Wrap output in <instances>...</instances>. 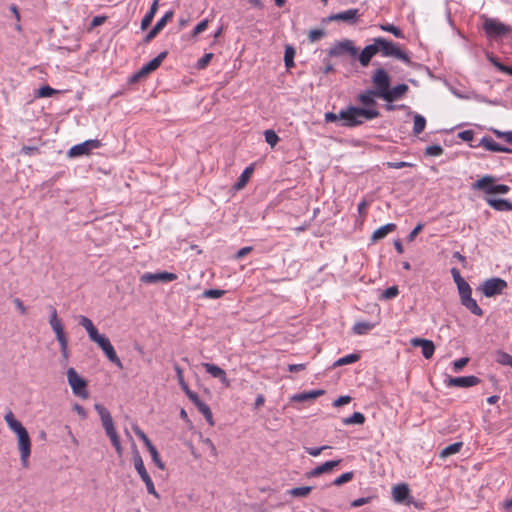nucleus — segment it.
<instances>
[{
    "label": "nucleus",
    "mask_w": 512,
    "mask_h": 512,
    "mask_svg": "<svg viewBox=\"0 0 512 512\" xmlns=\"http://www.w3.org/2000/svg\"><path fill=\"white\" fill-rule=\"evenodd\" d=\"M380 115L379 111L371 108H359L350 106L344 110H341L339 114L328 112L325 114L326 122H335L336 120H342V125L346 127H355L364 123L365 120H372Z\"/></svg>",
    "instance_id": "f257e3e1"
},
{
    "label": "nucleus",
    "mask_w": 512,
    "mask_h": 512,
    "mask_svg": "<svg viewBox=\"0 0 512 512\" xmlns=\"http://www.w3.org/2000/svg\"><path fill=\"white\" fill-rule=\"evenodd\" d=\"M79 324L87 331L90 340L95 342L102 349L108 360L122 369L123 364L110 340L106 336L99 334L91 319L81 315L79 316Z\"/></svg>",
    "instance_id": "f03ea898"
},
{
    "label": "nucleus",
    "mask_w": 512,
    "mask_h": 512,
    "mask_svg": "<svg viewBox=\"0 0 512 512\" xmlns=\"http://www.w3.org/2000/svg\"><path fill=\"white\" fill-rule=\"evenodd\" d=\"M4 420L11 431H13L18 440V449L20 451V459L24 468L29 467V457L31 455V440L26 428L18 421L13 412L9 410Z\"/></svg>",
    "instance_id": "7ed1b4c3"
},
{
    "label": "nucleus",
    "mask_w": 512,
    "mask_h": 512,
    "mask_svg": "<svg viewBox=\"0 0 512 512\" xmlns=\"http://www.w3.org/2000/svg\"><path fill=\"white\" fill-rule=\"evenodd\" d=\"M94 408L100 416L102 426L105 429L107 436L110 438L111 443L116 450V453L118 454V456H122L123 448L121 446L120 437L115 429L114 422L110 412L108 411L107 408L98 403L94 405Z\"/></svg>",
    "instance_id": "20e7f679"
},
{
    "label": "nucleus",
    "mask_w": 512,
    "mask_h": 512,
    "mask_svg": "<svg viewBox=\"0 0 512 512\" xmlns=\"http://www.w3.org/2000/svg\"><path fill=\"white\" fill-rule=\"evenodd\" d=\"M50 311V319L49 324L52 330L55 333L56 339L60 345V350L62 354V358L65 362L69 359V350H68V339L64 331V326L62 321L58 318L57 310L54 306H49Z\"/></svg>",
    "instance_id": "39448f33"
},
{
    "label": "nucleus",
    "mask_w": 512,
    "mask_h": 512,
    "mask_svg": "<svg viewBox=\"0 0 512 512\" xmlns=\"http://www.w3.org/2000/svg\"><path fill=\"white\" fill-rule=\"evenodd\" d=\"M472 189L482 191L487 196L492 194H507L510 187L506 184H497L496 178L491 175H485L472 184Z\"/></svg>",
    "instance_id": "423d86ee"
},
{
    "label": "nucleus",
    "mask_w": 512,
    "mask_h": 512,
    "mask_svg": "<svg viewBox=\"0 0 512 512\" xmlns=\"http://www.w3.org/2000/svg\"><path fill=\"white\" fill-rule=\"evenodd\" d=\"M373 41L376 44L378 53L380 52L383 56L395 57L399 60L408 61L407 54L404 51H402L401 48L397 44H395L383 37L375 38Z\"/></svg>",
    "instance_id": "0eeeda50"
},
{
    "label": "nucleus",
    "mask_w": 512,
    "mask_h": 512,
    "mask_svg": "<svg viewBox=\"0 0 512 512\" xmlns=\"http://www.w3.org/2000/svg\"><path fill=\"white\" fill-rule=\"evenodd\" d=\"M67 381H68L74 395H76L82 399L88 398V396H89V393L87 391L88 383L84 378H82L77 373V371L73 367H70L67 370Z\"/></svg>",
    "instance_id": "6e6552de"
},
{
    "label": "nucleus",
    "mask_w": 512,
    "mask_h": 512,
    "mask_svg": "<svg viewBox=\"0 0 512 512\" xmlns=\"http://www.w3.org/2000/svg\"><path fill=\"white\" fill-rule=\"evenodd\" d=\"M328 55L331 57L347 56L355 58L358 55V48L355 46L354 41L350 39H343L335 42L328 50Z\"/></svg>",
    "instance_id": "1a4fd4ad"
},
{
    "label": "nucleus",
    "mask_w": 512,
    "mask_h": 512,
    "mask_svg": "<svg viewBox=\"0 0 512 512\" xmlns=\"http://www.w3.org/2000/svg\"><path fill=\"white\" fill-rule=\"evenodd\" d=\"M483 30L490 38L501 37L511 32L510 26L495 18L484 17Z\"/></svg>",
    "instance_id": "9d476101"
},
{
    "label": "nucleus",
    "mask_w": 512,
    "mask_h": 512,
    "mask_svg": "<svg viewBox=\"0 0 512 512\" xmlns=\"http://www.w3.org/2000/svg\"><path fill=\"white\" fill-rule=\"evenodd\" d=\"M372 83L373 91H375L378 98H382L383 94H385L390 87L388 73L382 68L377 69L373 74Z\"/></svg>",
    "instance_id": "9b49d317"
},
{
    "label": "nucleus",
    "mask_w": 512,
    "mask_h": 512,
    "mask_svg": "<svg viewBox=\"0 0 512 512\" xmlns=\"http://www.w3.org/2000/svg\"><path fill=\"white\" fill-rule=\"evenodd\" d=\"M101 146V142L97 139H91L84 141L80 144L72 146L68 150V157L75 158L79 156L89 155L92 150L97 149Z\"/></svg>",
    "instance_id": "f8f14e48"
},
{
    "label": "nucleus",
    "mask_w": 512,
    "mask_h": 512,
    "mask_svg": "<svg viewBox=\"0 0 512 512\" xmlns=\"http://www.w3.org/2000/svg\"><path fill=\"white\" fill-rule=\"evenodd\" d=\"M167 54V51H163L157 57L149 61L147 64L143 65L141 69L132 76L131 81L136 82L139 79L146 77L147 75L158 69L163 60L167 57Z\"/></svg>",
    "instance_id": "ddd939ff"
},
{
    "label": "nucleus",
    "mask_w": 512,
    "mask_h": 512,
    "mask_svg": "<svg viewBox=\"0 0 512 512\" xmlns=\"http://www.w3.org/2000/svg\"><path fill=\"white\" fill-rule=\"evenodd\" d=\"M507 287V283L500 278H491L483 283L482 291L486 297H492L501 294Z\"/></svg>",
    "instance_id": "4468645a"
},
{
    "label": "nucleus",
    "mask_w": 512,
    "mask_h": 512,
    "mask_svg": "<svg viewBox=\"0 0 512 512\" xmlns=\"http://www.w3.org/2000/svg\"><path fill=\"white\" fill-rule=\"evenodd\" d=\"M178 278V276L175 273L172 272H159V273H144L140 277V281L146 284H152L157 282H172L175 281Z\"/></svg>",
    "instance_id": "2eb2a0df"
},
{
    "label": "nucleus",
    "mask_w": 512,
    "mask_h": 512,
    "mask_svg": "<svg viewBox=\"0 0 512 512\" xmlns=\"http://www.w3.org/2000/svg\"><path fill=\"white\" fill-rule=\"evenodd\" d=\"M360 17L358 9H348L329 16V21H342L348 24H355Z\"/></svg>",
    "instance_id": "dca6fc26"
},
{
    "label": "nucleus",
    "mask_w": 512,
    "mask_h": 512,
    "mask_svg": "<svg viewBox=\"0 0 512 512\" xmlns=\"http://www.w3.org/2000/svg\"><path fill=\"white\" fill-rule=\"evenodd\" d=\"M480 383V379L476 376L449 377L447 385L451 387H472Z\"/></svg>",
    "instance_id": "f3484780"
},
{
    "label": "nucleus",
    "mask_w": 512,
    "mask_h": 512,
    "mask_svg": "<svg viewBox=\"0 0 512 512\" xmlns=\"http://www.w3.org/2000/svg\"><path fill=\"white\" fill-rule=\"evenodd\" d=\"M202 366L208 374L214 378L219 379L221 383L225 385V387L230 386V381L227 378V374L222 368L212 363H203Z\"/></svg>",
    "instance_id": "a211bd4d"
},
{
    "label": "nucleus",
    "mask_w": 512,
    "mask_h": 512,
    "mask_svg": "<svg viewBox=\"0 0 512 512\" xmlns=\"http://www.w3.org/2000/svg\"><path fill=\"white\" fill-rule=\"evenodd\" d=\"M411 345L414 347H421L422 354L426 359H430L435 352V345L431 340L413 338L411 339Z\"/></svg>",
    "instance_id": "6ab92c4d"
},
{
    "label": "nucleus",
    "mask_w": 512,
    "mask_h": 512,
    "mask_svg": "<svg viewBox=\"0 0 512 512\" xmlns=\"http://www.w3.org/2000/svg\"><path fill=\"white\" fill-rule=\"evenodd\" d=\"M190 400L194 403V405L197 407L199 412L203 414V416L205 417V419L209 423V425L213 426L214 425L213 414H212L209 406L206 403H204L203 401H201L199 399L198 395H190Z\"/></svg>",
    "instance_id": "aec40b11"
},
{
    "label": "nucleus",
    "mask_w": 512,
    "mask_h": 512,
    "mask_svg": "<svg viewBox=\"0 0 512 512\" xmlns=\"http://www.w3.org/2000/svg\"><path fill=\"white\" fill-rule=\"evenodd\" d=\"M408 91V86L406 84H399L392 89H388L385 94H383L382 99L387 102H393L398 100Z\"/></svg>",
    "instance_id": "412c9836"
},
{
    "label": "nucleus",
    "mask_w": 512,
    "mask_h": 512,
    "mask_svg": "<svg viewBox=\"0 0 512 512\" xmlns=\"http://www.w3.org/2000/svg\"><path fill=\"white\" fill-rule=\"evenodd\" d=\"M341 463V460L326 461L309 472L310 477H318L324 473L331 472Z\"/></svg>",
    "instance_id": "4be33fe9"
},
{
    "label": "nucleus",
    "mask_w": 512,
    "mask_h": 512,
    "mask_svg": "<svg viewBox=\"0 0 512 512\" xmlns=\"http://www.w3.org/2000/svg\"><path fill=\"white\" fill-rule=\"evenodd\" d=\"M486 203L497 211H512V203L507 199H496L486 196Z\"/></svg>",
    "instance_id": "5701e85b"
},
{
    "label": "nucleus",
    "mask_w": 512,
    "mask_h": 512,
    "mask_svg": "<svg viewBox=\"0 0 512 512\" xmlns=\"http://www.w3.org/2000/svg\"><path fill=\"white\" fill-rule=\"evenodd\" d=\"M378 53L375 42L371 45H367L362 52L359 54V62L363 67H367L371 59Z\"/></svg>",
    "instance_id": "b1692460"
},
{
    "label": "nucleus",
    "mask_w": 512,
    "mask_h": 512,
    "mask_svg": "<svg viewBox=\"0 0 512 512\" xmlns=\"http://www.w3.org/2000/svg\"><path fill=\"white\" fill-rule=\"evenodd\" d=\"M133 463H134V467H135L137 473L139 474L140 478L142 479V481L150 477V475L148 474V472L145 468L143 459H142L140 453L138 452V450H135L133 453Z\"/></svg>",
    "instance_id": "393cba45"
},
{
    "label": "nucleus",
    "mask_w": 512,
    "mask_h": 512,
    "mask_svg": "<svg viewBox=\"0 0 512 512\" xmlns=\"http://www.w3.org/2000/svg\"><path fill=\"white\" fill-rule=\"evenodd\" d=\"M396 230V225L394 223H388L384 226L379 227L376 229L372 234V241L376 242L383 238H385L389 233Z\"/></svg>",
    "instance_id": "a878e982"
},
{
    "label": "nucleus",
    "mask_w": 512,
    "mask_h": 512,
    "mask_svg": "<svg viewBox=\"0 0 512 512\" xmlns=\"http://www.w3.org/2000/svg\"><path fill=\"white\" fill-rule=\"evenodd\" d=\"M483 146L493 152L512 153V148L504 147L490 138H483Z\"/></svg>",
    "instance_id": "bb28decb"
},
{
    "label": "nucleus",
    "mask_w": 512,
    "mask_h": 512,
    "mask_svg": "<svg viewBox=\"0 0 512 512\" xmlns=\"http://www.w3.org/2000/svg\"><path fill=\"white\" fill-rule=\"evenodd\" d=\"M324 393H325V391L321 390V389L312 390V391L303 392V393L294 395L292 397V400L297 401V402L309 401V400H313V399H316V398L322 396Z\"/></svg>",
    "instance_id": "cd10ccee"
},
{
    "label": "nucleus",
    "mask_w": 512,
    "mask_h": 512,
    "mask_svg": "<svg viewBox=\"0 0 512 512\" xmlns=\"http://www.w3.org/2000/svg\"><path fill=\"white\" fill-rule=\"evenodd\" d=\"M393 498L397 502L404 501L409 495V488L406 484H398L392 489Z\"/></svg>",
    "instance_id": "c85d7f7f"
},
{
    "label": "nucleus",
    "mask_w": 512,
    "mask_h": 512,
    "mask_svg": "<svg viewBox=\"0 0 512 512\" xmlns=\"http://www.w3.org/2000/svg\"><path fill=\"white\" fill-rule=\"evenodd\" d=\"M158 3H159V0H154V2L152 3V5L150 7V10L143 17V19L141 21V29L142 30H146L150 26L155 14L158 10Z\"/></svg>",
    "instance_id": "c756f323"
},
{
    "label": "nucleus",
    "mask_w": 512,
    "mask_h": 512,
    "mask_svg": "<svg viewBox=\"0 0 512 512\" xmlns=\"http://www.w3.org/2000/svg\"><path fill=\"white\" fill-rule=\"evenodd\" d=\"M253 170V167L249 166L242 172V174L240 175V177L238 178L237 182L234 185L235 190H241L246 186L247 182L249 181L253 173Z\"/></svg>",
    "instance_id": "7c9ffc66"
},
{
    "label": "nucleus",
    "mask_w": 512,
    "mask_h": 512,
    "mask_svg": "<svg viewBox=\"0 0 512 512\" xmlns=\"http://www.w3.org/2000/svg\"><path fill=\"white\" fill-rule=\"evenodd\" d=\"M375 97H377L375 91L367 90L358 96V100L364 106L370 107V106H374L376 104Z\"/></svg>",
    "instance_id": "2f4dec72"
},
{
    "label": "nucleus",
    "mask_w": 512,
    "mask_h": 512,
    "mask_svg": "<svg viewBox=\"0 0 512 512\" xmlns=\"http://www.w3.org/2000/svg\"><path fill=\"white\" fill-rule=\"evenodd\" d=\"M462 446H463L462 442H455L453 444H450L447 447H445L444 449H442L439 456H440V458L445 459L451 455H454V454L460 452Z\"/></svg>",
    "instance_id": "473e14b6"
},
{
    "label": "nucleus",
    "mask_w": 512,
    "mask_h": 512,
    "mask_svg": "<svg viewBox=\"0 0 512 512\" xmlns=\"http://www.w3.org/2000/svg\"><path fill=\"white\" fill-rule=\"evenodd\" d=\"M374 327L375 325L370 322H357L353 326V332L357 335H364L371 331Z\"/></svg>",
    "instance_id": "72a5a7b5"
},
{
    "label": "nucleus",
    "mask_w": 512,
    "mask_h": 512,
    "mask_svg": "<svg viewBox=\"0 0 512 512\" xmlns=\"http://www.w3.org/2000/svg\"><path fill=\"white\" fill-rule=\"evenodd\" d=\"M425 127H426V119L420 114H415L414 115V124H413V134L419 135L421 132L424 131Z\"/></svg>",
    "instance_id": "f704fd0d"
},
{
    "label": "nucleus",
    "mask_w": 512,
    "mask_h": 512,
    "mask_svg": "<svg viewBox=\"0 0 512 512\" xmlns=\"http://www.w3.org/2000/svg\"><path fill=\"white\" fill-rule=\"evenodd\" d=\"M463 306H465L471 313L477 316L483 315V310L478 306L475 299L470 298L466 299L464 302L461 303Z\"/></svg>",
    "instance_id": "c9c22d12"
},
{
    "label": "nucleus",
    "mask_w": 512,
    "mask_h": 512,
    "mask_svg": "<svg viewBox=\"0 0 512 512\" xmlns=\"http://www.w3.org/2000/svg\"><path fill=\"white\" fill-rule=\"evenodd\" d=\"M312 491L310 486L295 487L288 491V494L292 497H306Z\"/></svg>",
    "instance_id": "e433bc0d"
},
{
    "label": "nucleus",
    "mask_w": 512,
    "mask_h": 512,
    "mask_svg": "<svg viewBox=\"0 0 512 512\" xmlns=\"http://www.w3.org/2000/svg\"><path fill=\"white\" fill-rule=\"evenodd\" d=\"M359 359H360V355L359 354H356V353L349 354V355H346L344 357L339 358L334 363V366L338 367V366H344V365H347V364H352V363L357 362Z\"/></svg>",
    "instance_id": "4c0bfd02"
},
{
    "label": "nucleus",
    "mask_w": 512,
    "mask_h": 512,
    "mask_svg": "<svg viewBox=\"0 0 512 512\" xmlns=\"http://www.w3.org/2000/svg\"><path fill=\"white\" fill-rule=\"evenodd\" d=\"M365 422V416L361 412H354L350 417L345 418L343 420V423L345 425H352V424H363Z\"/></svg>",
    "instance_id": "58836bf2"
},
{
    "label": "nucleus",
    "mask_w": 512,
    "mask_h": 512,
    "mask_svg": "<svg viewBox=\"0 0 512 512\" xmlns=\"http://www.w3.org/2000/svg\"><path fill=\"white\" fill-rule=\"evenodd\" d=\"M380 29L382 31L392 33L397 38H400V39L404 38L403 32L398 27L394 26L393 24L380 25Z\"/></svg>",
    "instance_id": "ea45409f"
},
{
    "label": "nucleus",
    "mask_w": 512,
    "mask_h": 512,
    "mask_svg": "<svg viewBox=\"0 0 512 512\" xmlns=\"http://www.w3.org/2000/svg\"><path fill=\"white\" fill-rule=\"evenodd\" d=\"M294 56L295 50L291 46H287L284 53V62L287 68H291L294 66Z\"/></svg>",
    "instance_id": "a19ab883"
},
{
    "label": "nucleus",
    "mask_w": 512,
    "mask_h": 512,
    "mask_svg": "<svg viewBox=\"0 0 512 512\" xmlns=\"http://www.w3.org/2000/svg\"><path fill=\"white\" fill-rule=\"evenodd\" d=\"M58 91L51 88L50 86L48 85H45V86H42L38 89L37 93H36V96L38 98H46V97H51L53 96L54 94H57Z\"/></svg>",
    "instance_id": "79ce46f5"
},
{
    "label": "nucleus",
    "mask_w": 512,
    "mask_h": 512,
    "mask_svg": "<svg viewBox=\"0 0 512 512\" xmlns=\"http://www.w3.org/2000/svg\"><path fill=\"white\" fill-rule=\"evenodd\" d=\"M173 15H174V12L172 10L170 11H167L162 18H160L157 23L155 24V27L161 31L165 26L166 24L172 20L173 18Z\"/></svg>",
    "instance_id": "37998d69"
},
{
    "label": "nucleus",
    "mask_w": 512,
    "mask_h": 512,
    "mask_svg": "<svg viewBox=\"0 0 512 512\" xmlns=\"http://www.w3.org/2000/svg\"><path fill=\"white\" fill-rule=\"evenodd\" d=\"M265 141L273 148L279 142L280 138L273 130H266L264 132Z\"/></svg>",
    "instance_id": "c03bdc74"
},
{
    "label": "nucleus",
    "mask_w": 512,
    "mask_h": 512,
    "mask_svg": "<svg viewBox=\"0 0 512 512\" xmlns=\"http://www.w3.org/2000/svg\"><path fill=\"white\" fill-rule=\"evenodd\" d=\"M353 477H354V473L352 471L343 473L342 475H340L333 481V485L341 486L345 483L350 482L353 479Z\"/></svg>",
    "instance_id": "a18cd8bd"
},
{
    "label": "nucleus",
    "mask_w": 512,
    "mask_h": 512,
    "mask_svg": "<svg viewBox=\"0 0 512 512\" xmlns=\"http://www.w3.org/2000/svg\"><path fill=\"white\" fill-rule=\"evenodd\" d=\"M497 362L512 368V356L506 352L500 351L497 353Z\"/></svg>",
    "instance_id": "49530a36"
},
{
    "label": "nucleus",
    "mask_w": 512,
    "mask_h": 512,
    "mask_svg": "<svg viewBox=\"0 0 512 512\" xmlns=\"http://www.w3.org/2000/svg\"><path fill=\"white\" fill-rule=\"evenodd\" d=\"M325 35L323 29H312L308 33V39L310 42H316L322 39Z\"/></svg>",
    "instance_id": "de8ad7c7"
},
{
    "label": "nucleus",
    "mask_w": 512,
    "mask_h": 512,
    "mask_svg": "<svg viewBox=\"0 0 512 512\" xmlns=\"http://www.w3.org/2000/svg\"><path fill=\"white\" fill-rule=\"evenodd\" d=\"M214 57L213 53H206L203 57H201L196 64L197 69H205L212 58Z\"/></svg>",
    "instance_id": "09e8293b"
},
{
    "label": "nucleus",
    "mask_w": 512,
    "mask_h": 512,
    "mask_svg": "<svg viewBox=\"0 0 512 512\" xmlns=\"http://www.w3.org/2000/svg\"><path fill=\"white\" fill-rule=\"evenodd\" d=\"M443 152L444 149L440 145L427 146L425 149V154L428 156H440Z\"/></svg>",
    "instance_id": "8fccbe9b"
},
{
    "label": "nucleus",
    "mask_w": 512,
    "mask_h": 512,
    "mask_svg": "<svg viewBox=\"0 0 512 512\" xmlns=\"http://www.w3.org/2000/svg\"><path fill=\"white\" fill-rule=\"evenodd\" d=\"M223 295H224V291L219 290V289H209V290H205L203 292V297L211 298V299H218V298L222 297Z\"/></svg>",
    "instance_id": "3c124183"
},
{
    "label": "nucleus",
    "mask_w": 512,
    "mask_h": 512,
    "mask_svg": "<svg viewBox=\"0 0 512 512\" xmlns=\"http://www.w3.org/2000/svg\"><path fill=\"white\" fill-rule=\"evenodd\" d=\"M151 457H152V460L153 462L155 463V465L160 469V470H164L165 469V464L163 463V461L160 459V456H159V453L157 451V449H151V452H149Z\"/></svg>",
    "instance_id": "603ef678"
},
{
    "label": "nucleus",
    "mask_w": 512,
    "mask_h": 512,
    "mask_svg": "<svg viewBox=\"0 0 512 512\" xmlns=\"http://www.w3.org/2000/svg\"><path fill=\"white\" fill-rule=\"evenodd\" d=\"M143 482L145 483L146 485V488H147V491L149 494L153 495L155 498L159 499L160 498V495L159 493L156 491L155 489V486H154V483L151 479V477L143 480Z\"/></svg>",
    "instance_id": "864d4df0"
},
{
    "label": "nucleus",
    "mask_w": 512,
    "mask_h": 512,
    "mask_svg": "<svg viewBox=\"0 0 512 512\" xmlns=\"http://www.w3.org/2000/svg\"><path fill=\"white\" fill-rule=\"evenodd\" d=\"M398 294H399V290H398L397 286H391V287L387 288L386 290H384V292L382 293V298L383 299H392V298H395Z\"/></svg>",
    "instance_id": "5fc2aeb1"
},
{
    "label": "nucleus",
    "mask_w": 512,
    "mask_h": 512,
    "mask_svg": "<svg viewBox=\"0 0 512 512\" xmlns=\"http://www.w3.org/2000/svg\"><path fill=\"white\" fill-rule=\"evenodd\" d=\"M208 25H209V20L208 19H204L202 20L193 30L192 32V36L193 37H196L197 35L201 34L202 32H204L207 28H208Z\"/></svg>",
    "instance_id": "6e6d98bb"
},
{
    "label": "nucleus",
    "mask_w": 512,
    "mask_h": 512,
    "mask_svg": "<svg viewBox=\"0 0 512 512\" xmlns=\"http://www.w3.org/2000/svg\"><path fill=\"white\" fill-rule=\"evenodd\" d=\"M469 362V358L468 357H463V358H460V359H457L453 362V370L455 372H459L461 371Z\"/></svg>",
    "instance_id": "4d7b16f0"
},
{
    "label": "nucleus",
    "mask_w": 512,
    "mask_h": 512,
    "mask_svg": "<svg viewBox=\"0 0 512 512\" xmlns=\"http://www.w3.org/2000/svg\"><path fill=\"white\" fill-rule=\"evenodd\" d=\"M20 153L25 156H33L40 154V150L36 146H23L20 150Z\"/></svg>",
    "instance_id": "13d9d810"
},
{
    "label": "nucleus",
    "mask_w": 512,
    "mask_h": 512,
    "mask_svg": "<svg viewBox=\"0 0 512 512\" xmlns=\"http://www.w3.org/2000/svg\"><path fill=\"white\" fill-rule=\"evenodd\" d=\"M386 166L393 169H401L405 167H412L413 164L409 162L399 161V162H387Z\"/></svg>",
    "instance_id": "bf43d9fd"
},
{
    "label": "nucleus",
    "mask_w": 512,
    "mask_h": 512,
    "mask_svg": "<svg viewBox=\"0 0 512 512\" xmlns=\"http://www.w3.org/2000/svg\"><path fill=\"white\" fill-rule=\"evenodd\" d=\"M330 448L329 446H321V447H317V448H313V447H307L306 448V452L311 455V456H318L321 454L322 451H324L325 449H328Z\"/></svg>",
    "instance_id": "052dcab7"
},
{
    "label": "nucleus",
    "mask_w": 512,
    "mask_h": 512,
    "mask_svg": "<svg viewBox=\"0 0 512 512\" xmlns=\"http://www.w3.org/2000/svg\"><path fill=\"white\" fill-rule=\"evenodd\" d=\"M495 134L498 138L503 139L506 143L512 144V131H508V132L495 131Z\"/></svg>",
    "instance_id": "680f3d73"
},
{
    "label": "nucleus",
    "mask_w": 512,
    "mask_h": 512,
    "mask_svg": "<svg viewBox=\"0 0 512 512\" xmlns=\"http://www.w3.org/2000/svg\"><path fill=\"white\" fill-rule=\"evenodd\" d=\"M351 397L350 396H341L339 398H337L334 402H333V406L334 407H341L343 405H346V404H349L351 402Z\"/></svg>",
    "instance_id": "e2e57ef3"
},
{
    "label": "nucleus",
    "mask_w": 512,
    "mask_h": 512,
    "mask_svg": "<svg viewBox=\"0 0 512 512\" xmlns=\"http://www.w3.org/2000/svg\"><path fill=\"white\" fill-rule=\"evenodd\" d=\"M423 229V224H418L411 232L410 234L408 235L407 239L409 242H412L416 236L422 231Z\"/></svg>",
    "instance_id": "0e129e2a"
},
{
    "label": "nucleus",
    "mask_w": 512,
    "mask_h": 512,
    "mask_svg": "<svg viewBox=\"0 0 512 512\" xmlns=\"http://www.w3.org/2000/svg\"><path fill=\"white\" fill-rule=\"evenodd\" d=\"M252 251V247L246 246L241 248L235 255L236 259H242Z\"/></svg>",
    "instance_id": "69168bd1"
},
{
    "label": "nucleus",
    "mask_w": 512,
    "mask_h": 512,
    "mask_svg": "<svg viewBox=\"0 0 512 512\" xmlns=\"http://www.w3.org/2000/svg\"><path fill=\"white\" fill-rule=\"evenodd\" d=\"M456 285H457L459 293H465V292H469L472 290L470 285L465 280Z\"/></svg>",
    "instance_id": "338daca9"
},
{
    "label": "nucleus",
    "mask_w": 512,
    "mask_h": 512,
    "mask_svg": "<svg viewBox=\"0 0 512 512\" xmlns=\"http://www.w3.org/2000/svg\"><path fill=\"white\" fill-rule=\"evenodd\" d=\"M456 285H457L459 293H465V292H469L472 290L470 285L465 280Z\"/></svg>",
    "instance_id": "774afa93"
}]
</instances>
